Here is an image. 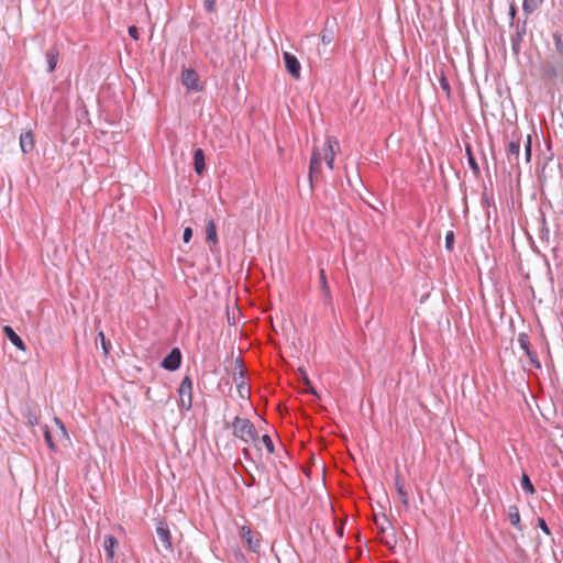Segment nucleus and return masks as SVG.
<instances>
[{
  "mask_svg": "<svg viewBox=\"0 0 563 563\" xmlns=\"http://www.w3.org/2000/svg\"><path fill=\"white\" fill-rule=\"evenodd\" d=\"M520 483H521L522 489L527 494L533 495L536 493L534 486H533L530 477L526 473L522 474Z\"/></svg>",
  "mask_w": 563,
  "mask_h": 563,
  "instance_id": "nucleus-24",
  "label": "nucleus"
},
{
  "mask_svg": "<svg viewBox=\"0 0 563 563\" xmlns=\"http://www.w3.org/2000/svg\"><path fill=\"white\" fill-rule=\"evenodd\" d=\"M23 415L27 424L34 427L38 423V415L32 408L26 407Z\"/></svg>",
  "mask_w": 563,
  "mask_h": 563,
  "instance_id": "nucleus-25",
  "label": "nucleus"
},
{
  "mask_svg": "<svg viewBox=\"0 0 563 563\" xmlns=\"http://www.w3.org/2000/svg\"><path fill=\"white\" fill-rule=\"evenodd\" d=\"M183 85L188 89L199 90V76L192 68H187L181 73Z\"/></svg>",
  "mask_w": 563,
  "mask_h": 563,
  "instance_id": "nucleus-10",
  "label": "nucleus"
},
{
  "mask_svg": "<svg viewBox=\"0 0 563 563\" xmlns=\"http://www.w3.org/2000/svg\"><path fill=\"white\" fill-rule=\"evenodd\" d=\"M241 538L246 542L250 551L260 553L261 551V534L254 533L249 526L241 527Z\"/></svg>",
  "mask_w": 563,
  "mask_h": 563,
  "instance_id": "nucleus-5",
  "label": "nucleus"
},
{
  "mask_svg": "<svg viewBox=\"0 0 563 563\" xmlns=\"http://www.w3.org/2000/svg\"><path fill=\"white\" fill-rule=\"evenodd\" d=\"M395 486H396V490L399 496L400 503L404 505V507L406 509L409 508V497H408L407 490L405 489L404 483L400 481V475L398 473L395 476Z\"/></svg>",
  "mask_w": 563,
  "mask_h": 563,
  "instance_id": "nucleus-15",
  "label": "nucleus"
},
{
  "mask_svg": "<svg viewBox=\"0 0 563 563\" xmlns=\"http://www.w3.org/2000/svg\"><path fill=\"white\" fill-rule=\"evenodd\" d=\"M203 9L208 13H214L217 11L216 0H203Z\"/></svg>",
  "mask_w": 563,
  "mask_h": 563,
  "instance_id": "nucleus-33",
  "label": "nucleus"
},
{
  "mask_svg": "<svg viewBox=\"0 0 563 563\" xmlns=\"http://www.w3.org/2000/svg\"><path fill=\"white\" fill-rule=\"evenodd\" d=\"M234 437L244 443L255 442L258 439V432L253 422L247 418L236 416L232 422Z\"/></svg>",
  "mask_w": 563,
  "mask_h": 563,
  "instance_id": "nucleus-1",
  "label": "nucleus"
},
{
  "mask_svg": "<svg viewBox=\"0 0 563 563\" xmlns=\"http://www.w3.org/2000/svg\"><path fill=\"white\" fill-rule=\"evenodd\" d=\"M192 238V229L187 227L184 229V232H183V241L185 243H188Z\"/></svg>",
  "mask_w": 563,
  "mask_h": 563,
  "instance_id": "nucleus-39",
  "label": "nucleus"
},
{
  "mask_svg": "<svg viewBox=\"0 0 563 563\" xmlns=\"http://www.w3.org/2000/svg\"><path fill=\"white\" fill-rule=\"evenodd\" d=\"M334 144H338V142L335 140L328 139L322 148V152H323L322 161L323 159L325 161V164L330 170H332L333 166H334V157H335V153H334V148H333Z\"/></svg>",
  "mask_w": 563,
  "mask_h": 563,
  "instance_id": "nucleus-11",
  "label": "nucleus"
},
{
  "mask_svg": "<svg viewBox=\"0 0 563 563\" xmlns=\"http://www.w3.org/2000/svg\"><path fill=\"white\" fill-rule=\"evenodd\" d=\"M508 517L510 525L514 526L517 530L522 531L520 514L517 506L509 507Z\"/></svg>",
  "mask_w": 563,
  "mask_h": 563,
  "instance_id": "nucleus-20",
  "label": "nucleus"
},
{
  "mask_svg": "<svg viewBox=\"0 0 563 563\" xmlns=\"http://www.w3.org/2000/svg\"><path fill=\"white\" fill-rule=\"evenodd\" d=\"M509 25L514 29V32L510 35L511 51L514 55L518 56L521 52V43L527 34V18L523 20L518 19L516 22H510Z\"/></svg>",
  "mask_w": 563,
  "mask_h": 563,
  "instance_id": "nucleus-2",
  "label": "nucleus"
},
{
  "mask_svg": "<svg viewBox=\"0 0 563 563\" xmlns=\"http://www.w3.org/2000/svg\"><path fill=\"white\" fill-rule=\"evenodd\" d=\"M519 154H520V140L519 139L512 140L511 142H509L508 147H507V158H508L509 163H512V157L516 161H518Z\"/></svg>",
  "mask_w": 563,
  "mask_h": 563,
  "instance_id": "nucleus-18",
  "label": "nucleus"
},
{
  "mask_svg": "<svg viewBox=\"0 0 563 563\" xmlns=\"http://www.w3.org/2000/svg\"><path fill=\"white\" fill-rule=\"evenodd\" d=\"M396 542L397 540L394 532L391 533L390 538L387 537L386 540L384 541V543L390 548L395 547Z\"/></svg>",
  "mask_w": 563,
  "mask_h": 563,
  "instance_id": "nucleus-42",
  "label": "nucleus"
},
{
  "mask_svg": "<svg viewBox=\"0 0 563 563\" xmlns=\"http://www.w3.org/2000/svg\"><path fill=\"white\" fill-rule=\"evenodd\" d=\"M207 241L212 244L218 243L217 225L213 219H209L206 225Z\"/></svg>",
  "mask_w": 563,
  "mask_h": 563,
  "instance_id": "nucleus-19",
  "label": "nucleus"
},
{
  "mask_svg": "<svg viewBox=\"0 0 563 563\" xmlns=\"http://www.w3.org/2000/svg\"><path fill=\"white\" fill-rule=\"evenodd\" d=\"M2 74V65L0 64V75Z\"/></svg>",
  "mask_w": 563,
  "mask_h": 563,
  "instance_id": "nucleus-47",
  "label": "nucleus"
},
{
  "mask_svg": "<svg viewBox=\"0 0 563 563\" xmlns=\"http://www.w3.org/2000/svg\"><path fill=\"white\" fill-rule=\"evenodd\" d=\"M284 62L287 71L296 79L300 77L301 66L298 60V58L292 55L291 53L285 52L284 55Z\"/></svg>",
  "mask_w": 563,
  "mask_h": 563,
  "instance_id": "nucleus-8",
  "label": "nucleus"
},
{
  "mask_svg": "<svg viewBox=\"0 0 563 563\" xmlns=\"http://www.w3.org/2000/svg\"><path fill=\"white\" fill-rule=\"evenodd\" d=\"M552 38H553V42H554V49H555L556 54L560 55L561 57H563V36H562V33L560 31H554L552 33Z\"/></svg>",
  "mask_w": 563,
  "mask_h": 563,
  "instance_id": "nucleus-23",
  "label": "nucleus"
},
{
  "mask_svg": "<svg viewBox=\"0 0 563 563\" xmlns=\"http://www.w3.org/2000/svg\"><path fill=\"white\" fill-rule=\"evenodd\" d=\"M385 523H388V520L385 516L383 517V522H379L378 520H376V527H377L379 534H384L386 532L387 528H386Z\"/></svg>",
  "mask_w": 563,
  "mask_h": 563,
  "instance_id": "nucleus-37",
  "label": "nucleus"
},
{
  "mask_svg": "<svg viewBox=\"0 0 563 563\" xmlns=\"http://www.w3.org/2000/svg\"><path fill=\"white\" fill-rule=\"evenodd\" d=\"M243 483L247 487L254 486L256 484L255 476L253 474L249 473L247 478L243 479Z\"/></svg>",
  "mask_w": 563,
  "mask_h": 563,
  "instance_id": "nucleus-41",
  "label": "nucleus"
},
{
  "mask_svg": "<svg viewBox=\"0 0 563 563\" xmlns=\"http://www.w3.org/2000/svg\"><path fill=\"white\" fill-rule=\"evenodd\" d=\"M181 352L178 347H173L170 352L162 360L161 366L169 372L178 369L181 365Z\"/></svg>",
  "mask_w": 563,
  "mask_h": 563,
  "instance_id": "nucleus-7",
  "label": "nucleus"
},
{
  "mask_svg": "<svg viewBox=\"0 0 563 563\" xmlns=\"http://www.w3.org/2000/svg\"><path fill=\"white\" fill-rule=\"evenodd\" d=\"M543 236H549V229L545 225V220L543 219V225L540 234V239H543Z\"/></svg>",
  "mask_w": 563,
  "mask_h": 563,
  "instance_id": "nucleus-44",
  "label": "nucleus"
},
{
  "mask_svg": "<svg viewBox=\"0 0 563 563\" xmlns=\"http://www.w3.org/2000/svg\"><path fill=\"white\" fill-rule=\"evenodd\" d=\"M261 440L264 446L266 448L267 452L271 454L274 453L275 446L272 438L268 434H264Z\"/></svg>",
  "mask_w": 563,
  "mask_h": 563,
  "instance_id": "nucleus-31",
  "label": "nucleus"
},
{
  "mask_svg": "<svg viewBox=\"0 0 563 563\" xmlns=\"http://www.w3.org/2000/svg\"><path fill=\"white\" fill-rule=\"evenodd\" d=\"M518 343L523 352H528V349L531 346L530 339L526 332H520L518 334Z\"/></svg>",
  "mask_w": 563,
  "mask_h": 563,
  "instance_id": "nucleus-27",
  "label": "nucleus"
},
{
  "mask_svg": "<svg viewBox=\"0 0 563 563\" xmlns=\"http://www.w3.org/2000/svg\"><path fill=\"white\" fill-rule=\"evenodd\" d=\"M42 430H43V434H44V439H45V442L47 443L48 448L54 451L56 449V445L53 441V438H52V434H51V431L48 429V427L45 424L42 427Z\"/></svg>",
  "mask_w": 563,
  "mask_h": 563,
  "instance_id": "nucleus-28",
  "label": "nucleus"
},
{
  "mask_svg": "<svg viewBox=\"0 0 563 563\" xmlns=\"http://www.w3.org/2000/svg\"><path fill=\"white\" fill-rule=\"evenodd\" d=\"M47 58V71L53 73L56 69L57 62H58V51L57 49H51L46 54Z\"/></svg>",
  "mask_w": 563,
  "mask_h": 563,
  "instance_id": "nucleus-22",
  "label": "nucleus"
},
{
  "mask_svg": "<svg viewBox=\"0 0 563 563\" xmlns=\"http://www.w3.org/2000/svg\"><path fill=\"white\" fill-rule=\"evenodd\" d=\"M516 15H517V7L514 2L510 3L509 5V18H510V22H516Z\"/></svg>",
  "mask_w": 563,
  "mask_h": 563,
  "instance_id": "nucleus-40",
  "label": "nucleus"
},
{
  "mask_svg": "<svg viewBox=\"0 0 563 563\" xmlns=\"http://www.w3.org/2000/svg\"><path fill=\"white\" fill-rule=\"evenodd\" d=\"M3 332L8 340L20 351H25L26 345L24 341L16 334V332L10 325L3 327Z\"/></svg>",
  "mask_w": 563,
  "mask_h": 563,
  "instance_id": "nucleus-13",
  "label": "nucleus"
},
{
  "mask_svg": "<svg viewBox=\"0 0 563 563\" xmlns=\"http://www.w3.org/2000/svg\"><path fill=\"white\" fill-rule=\"evenodd\" d=\"M529 361L536 368H541V363L538 358V355H531V358H529Z\"/></svg>",
  "mask_w": 563,
  "mask_h": 563,
  "instance_id": "nucleus-43",
  "label": "nucleus"
},
{
  "mask_svg": "<svg viewBox=\"0 0 563 563\" xmlns=\"http://www.w3.org/2000/svg\"><path fill=\"white\" fill-rule=\"evenodd\" d=\"M538 527L547 534H551V530L543 518H538Z\"/></svg>",
  "mask_w": 563,
  "mask_h": 563,
  "instance_id": "nucleus-36",
  "label": "nucleus"
},
{
  "mask_svg": "<svg viewBox=\"0 0 563 563\" xmlns=\"http://www.w3.org/2000/svg\"><path fill=\"white\" fill-rule=\"evenodd\" d=\"M531 148H532V144H531V136L528 135L527 136V142L525 144V156H526V161L527 162H530V158H531Z\"/></svg>",
  "mask_w": 563,
  "mask_h": 563,
  "instance_id": "nucleus-35",
  "label": "nucleus"
},
{
  "mask_svg": "<svg viewBox=\"0 0 563 563\" xmlns=\"http://www.w3.org/2000/svg\"><path fill=\"white\" fill-rule=\"evenodd\" d=\"M155 530L158 542L167 553H173L172 533L165 519L157 518L155 520Z\"/></svg>",
  "mask_w": 563,
  "mask_h": 563,
  "instance_id": "nucleus-3",
  "label": "nucleus"
},
{
  "mask_svg": "<svg viewBox=\"0 0 563 563\" xmlns=\"http://www.w3.org/2000/svg\"><path fill=\"white\" fill-rule=\"evenodd\" d=\"M542 1L543 0H523L522 10L526 13V15H530L533 12H536L542 4Z\"/></svg>",
  "mask_w": 563,
  "mask_h": 563,
  "instance_id": "nucleus-21",
  "label": "nucleus"
},
{
  "mask_svg": "<svg viewBox=\"0 0 563 563\" xmlns=\"http://www.w3.org/2000/svg\"><path fill=\"white\" fill-rule=\"evenodd\" d=\"M466 154H467V163H468L470 168L472 169V172L475 175L479 174V166H478L475 157L473 156V153H472V150L470 146L466 147Z\"/></svg>",
  "mask_w": 563,
  "mask_h": 563,
  "instance_id": "nucleus-26",
  "label": "nucleus"
},
{
  "mask_svg": "<svg viewBox=\"0 0 563 563\" xmlns=\"http://www.w3.org/2000/svg\"><path fill=\"white\" fill-rule=\"evenodd\" d=\"M20 147L23 154H29L34 150V135L31 130L21 133Z\"/></svg>",
  "mask_w": 563,
  "mask_h": 563,
  "instance_id": "nucleus-12",
  "label": "nucleus"
},
{
  "mask_svg": "<svg viewBox=\"0 0 563 563\" xmlns=\"http://www.w3.org/2000/svg\"><path fill=\"white\" fill-rule=\"evenodd\" d=\"M233 382L236 385L238 393L241 398H249L251 395V388L245 382V372L240 369L233 374Z\"/></svg>",
  "mask_w": 563,
  "mask_h": 563,
  "instance_id": "nucleus-9",
  "label": "nucleus"
},
{
  "mask_svg": "<svg viewBox=\"0 0 563 563\" xmlns=\"http://www.w3.org/2000/svg\"><path fill=\"white\" fill-rule=\"evenodd\" d=\"M322 152L319 148H313L309 165V185L313 189V179L321 173Z\"/></svg>",
  "mask_w": 563,
  "mask_h": 563,
  "instance_id": "nucleus-6",
  "label": "nucleus"
},
{
  "mask_svg": "<svg viewBox=\"0 0 563 563\" xmlns=\"http://www.w3.org/2000/svg\"><path fill=\"white\" fill-rule=\"evenodd\" d=\"M320 284H321V287H322V290L324 291V294L327 296H329L330 295V288H329V285H328V280H327V276H325L324 269L320 271Z\"/></svg>",
  "mask_w": 563,
  "mask_h": 563,
  "instance_id": "nucleus-32",
  "label": "nucleus"
},
{
  "mask_svg": "<svg viewBox=\"0 0 563 563\" xmlns=\"http://www.w3.org/2000/svg\"><path fill=\"white\" fill-rule=\"evenodd\" d=\"M194 168L198 175H202L206 169L205 152L202 148H197L194 152Z\"/></svg>",
  "mask_w": 563,
  "mask_h": 563,
  "instance_id": "nucleus-16",
  "label": "nucleus"
},
{
  "mask_svg": "<svg viewBox=\"0 0 563 563\" xmlns=\"http://www.w3.org/2000/svg\"><path fill=\"white\" fill-rule=\"evenodd\" d=\"M439 84H440L441 89L446 93L448 97H450V95H451L450 82L443 71L441 73Z\"/></svg>",
  "mask_w": 563,
  "mask_h": 563,
  "instance_id": "nucleus-30",
  "label": "nucleus"
},
{
  "mask_svg": "<svg viewBox=\"0 0 563 563\" xmlns=\"http://www.w3.org/2000/svg\"><path fill=\"white\" fill-rule=\"evenodd\" d=\"M55 422H56V424L59 427V429L62 430L63 434L67 435L66 428L64 427V424H63V422L60 421V419L55 418Z\"/></svg>",
  "mask_w": 563,
  "mask_h": 563,
  "instance_id": "nucleus-45",
  "label": "nucleus"
},
{
  "mask_svg": "<svg viewBox=\"0 0 563 563\" xmlns=\"http://www.w3.org/2000/svg\"><path fill=\"white\" fill-rule=\"evenodd\" d=\"M334 26H335V19H327L325 20V24H324V29L321 33V42L324 44V45H329L333 38H334Z\"/></svg>",
  "mask_w": 563,
  "mask_h": 563,
  "instance_id": "nucleus-14",
  "label": "nucleus"
},
{
  "mask_svg": "<svg viewBox=\"0 0 563 563\" xmlns=\"http://www.w3.org/2000/svg\"><path fill=\"white\" fill-rule=\"evenodd\" d=\"M455 235L453 231H448L445 234V249L451 251L453 249Z\"/></svg>",
  "mask_w": 563,
  "mask_h": 563,
  "instance_id": "nucleus-34",
  "label": "nucleus"
},
{
  "mask_svg": "<svg viewBox=\"0 0 563 563\" xmlns=\"http://www.w3.org/2000/svg\"><path fill=\"white\" fill-rule=\"evenodd\" d=\"M98 339L100 341V345L103 350L104 355H108L110 353L111 344L109 341H107L106 335L102 331L98 333Z\"/></svg>",
  "mask_w": 563,
  "mask_h": 563,
  "instance_id": "nucleus-29",
  "label": "nucleus"
},
{
  "mask_svg": "<svg viewBox=\"0 0 563 563\" xmlns=\"http://www.w3.org/2000/svg\"><path fill=\"white\" fill-rule=\"evenodd\" d=\"M117 547H118V540L111 534L106 536L103 548H104L106 555H107L108 560H110V561L113 560L114 549Z\"/></svg>",
  "mask_w": 563,
  "mask_h": 563,
  "instance_id": "nucleus-17",
  "label": "nucleus"
},
{
  "mask_svg": "<svg viewBox=\"0 0 563 563\" xmlns=\"http://www.w3.org/2000/svg\"><path fill=\"white\" fill-rule=\"evenodd\" d=\"M179 408L190 410L192 407V380L189 376H185L178 388Z\"/></svg>",
  "mask_w": 563,
  "mask_h": 563,
  "instance_id": "nucleus-4",
  "label": "nucleus"
},
{
  "mask_svg": "<svg viewBox=\"0 0 563 563\" xmlns=\"http://www.w3.org/2000/svg\"><path fill=\"white\" fill-rule=\"evenodd\" d=\"M525 354L528 356V358H531V355H537V353L531 349V346L528 349V352H525Z\"/></svg>",
  "mask_w": 563,
  "mask_h": 563,
  "instance_id": "nucleus-46",
  "label": "nucleus"
},
{
  "mask_svg": "<svg viewBox=\"0 0 563 563\" xmlns=\"http://www.w3.org/2000/svg\"><path fill=\"white\" fill-rule=\"evenodd\" d=\"M128 33H129V35H130L133 40H139V37H140L139 27H137V26H135V25H131V26H129V29H128Z\"/></svg>",
  "mask_w": 563,
  "mask_h": 563,
  "instance_id": "nucleus-38",
  "label": "nucleus"
}]
</instances>
